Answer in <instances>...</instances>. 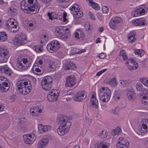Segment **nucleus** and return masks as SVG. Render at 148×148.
Masks as SVG:
<instances>
[{
	"instance_id": "f257e3e1",
	"label": "nucleus",
	"mask_w": 148,
	"mask_h": 148,
	"mask_svg": "<svg viewBox=\"0 0 148 148\" xmlns=\"http://www.w3.org/2000/svg\"><path fill=\"white\" fill-rule=\"evenodd\" d=\"M20 4L21 9L25 13H29L31 11L38 13L39 11V5L36 0H23Z\"/></svg>"
},
{
	"instance_id": "f03ea898",
	"label": "nucleus",
	"mask_w": 148,
	"mask_h": 148,
	"mask_svg": "<svg viewBox=\"0 0 148 148\" xmlns=\"http://www.w3.org/2000/svg\"><path fill=\"white\" fill-rule=\"evenodd\" d=\"M16 88L23 95H26L29 93L31 89L30 82L26 79H20L17 81L16 84Z\"/></svg>"
},
{
	"instance_id": "7ed1b4c3",
	"label": "nucleus",
	"mask_w": 148,
	"mask_h": 148,
	"mask_svg": "<svg viewBox=\"0 0 148 148\" xmlns=\"http://www.w3.org/2000/svg\"><path fill=\"white\" fill-rule=\"evenodd\" d=\"M32 62V57L26 56L18 59L16 64L17 70L21 71L27 69L31 65Z\"/></svg>"
},
{
	"instance_id": "20e7f679",
	"label": "nucleus",
	"mask_w": 148,
	"mask_h": 148,
	"mask_svg": "<svg viewBox=\"0 0 148 148\" xmlns=\"http://www.w3.org/2000/svg\"><path fill=\"white\" fill-rule=\"evenodd\" d=\"M60 125L57 129V133L60 136H63L69 132L71 123L65 117L60 119Z\"/></svg>"
},
{
	"instance_id": "39448f33",
	"label": "nucleus",
	"mask_w": 148,
	"mask_h": 148,
	"mask_svg": "<svg viewBox=\"0 0 148 148\" xmlns=\"http://www.w3.org/2000/svg\"><path fill=\"white\" fill-rule=\"evenodd\" d=\"M98 95L101 101L103 102H107L110 100L111 93L109 89L103 87H101L99 89Z\"/></svg>"
},
{
	"instance_id": "423d86ee",
	"label": "nucleus",
	"mask_w": 148,
	"mask_h": 148,
	"mask_svg": "<svg viewBox=\"0 0 148 148\" xmlns=\"http://www.w3.org/2000/svg\"><path fill=\"white\" fill-rule=\"evenodd\" d=\"M6 27L8 30L14 33L17 32L19 27L16 20L12 18L7 20L6 23Z\"/></svg>"
},
{
	"instance_id": "0eeeda50",
	"label": "nucleus",
	"mask_w": 148,
	"mask_h": 148,
	"mask_svg": "<svg viewBox=\"0 0 148 148\" xmlns=\"http://www.w3.org/2000/svg\"><path fill=\"white\" fill-rule=\"evenodd\" d=\"M53 81L51 77L47 76L44 77L41 81V85L42 88L46 91L50 90L51 88Z\"/></svg>"
},
{
	"instance_id": "6e6552de",
	"label": "nucleus",
	"mask_w": 148,
	"mask_h": 148,
	"mask_svg": "<svg viewBox=\"0 0 148 148\" xmlns=\"http://www.w3.org/2000/svg\"><path fill=\"white\" fill-rule=\"evenodd\" d=\"M9 56V51L6 47H0V63L6 62Z\"/></svg>"
},
{
	"instance_id": "1a4fd4ad",
	"label": "nucleus",
	"mask_w": 148,
	"mask_h": 148,
	"mask_svg": "<svg viewBox=\"0 0 148 148\" xmlns=\"http://www.w3.org/2000/svg\"><path fill=\"white\" fill-rule=\"evenodd\" d=\"M60 44L56 40H53L47 45V50L51 53H53L57 51L60 48Z\"/></svg>"
},
{
	"instance_id": "9d476101",
	"label": "nucleus",
	"mask_w": 148,
	"mask_h": 148,
	"mask_svg": "<svg viewBox=\"0 0 148 148\" xmlns=\"http://www.w3.org/2000/svg\"><path fill=\"white\" fill-rule=\"evenodd\" d=\"M27 37L24 34L18 33L14 40V43L17 45H22L27 42Z\"/></svg>"
},
{
	"instance_id": "9b49d317",
	"label": "nucleus",
	"mask_w": 148,
	"mask_h": 148,
	"mask_svg": "<svg viewBox=\"0 0 148 148\" xmlns=\"http://www.w3.org/2000/svg\"><path fill=\"white\" fill-rule=\"evenodd\" d=\"M60 92V90L58 89L52 90L49 92V93L47 95V100L51 102L56 101Z\"/></svg>"
},
{
	"instance_id": "f8f14e48",
	"label": "nucleus",
	"mask_w": 148,
	"mask_h": 148,
	"mask_svg": "<svg viewBox=\"0 0 148 148\" xmlns=\"http://www.w3.org/2000/svg\"><path fill=\"white\" fill-rule=\"evenodd\" d=\"M70 9L73 15L77 18H80L83 15V12L80 10L79 6L77 4H73Z\"/></svg>"
},
{
	"instance_id": "ddd939ff",
	"label": "nucleus",
	"mask_w": 148,
	"mask_h": 148,
	"mask_svg": "<svg viewBox=\"0 0 148 148\" xmlns=\"http://www.w3.org/2000/svg\"><path fill=\"white\" fill-rule=\"evenodd\" d=\"M23 141L26 144L31 145L35 140L36 138L34 134H27L23 136Z\"/></svg>"
},
{
	"instance_id": "4468645a",
	"label": "nucleus",
	"mask_w": 148,
	"mask_h": 148,
	"mask_svg": "<svg viewBox=\"0 0 148 148\" xmlns=\"http://www.w3.org/2000/svg\"><path fill=\"white\" fill-rule=\"evenodd\" d=\"M130 145L128 140L122 137L119 138L118 142L116 143L117 148H128Z\"/></svg>"
},
{
	"instance_id": "2eb2a0df",
	"label": "nucleus",
	"mask_w": 148,
	"mask_h": 148,
	"mask_svg": "<svg viewBox=\"0 0 148 148\" xmlns=\"http://www.w3.org/2000/svg\"><path fill=\"white\" fill-rule=\"evenodd\" d=\"M87 95V93L85 91L81 90L78 91L73 97V98L75 101H82L86 99Z\"/></svg>"
},
{
	"instance_id": "dca6fc26",
	"label": "nucleus",
	"mask_w": 148,
	"mask_h": 148,
	"mask_svg": "<svg viewBox=\"0 0 148 148\" xmlns=\"http://www.w3.org/2000/svg\"><path fill=\"white\" fill-rule=\"evenodd\" d=\"M121 18L119 17L115 16L112 17L110 20L109 23V26L112 29H116V25L121 21Z\"/></svg>"
},
{
	"instance_id": "f3484780",
	"label": "nucleus",
	"mask_w": 148,
	"mask_h": 148,
	"mask_svg": "<svg viewBox=\"0 0 148 148\" xmlns=\"http://www.w3.org/2000/svg\"><path fill=\"white\" fill-rule=\"evenodd\" d=\"M126 64L130 71L136 69L138 67V63L132 59H130L127 60L126 61Z\"/></svg>"
},
{
	"instance_id": "a211bd4d",
	"label": "nucleus",
	"mask_w": 148,
	"mask_h": 148,
	"mask_svg": "<svg viewBox=\"0 0 148 148\" xmlns=\"http://www.w3.org/2000/svg\"><path fill=\"white\" fill-rule=\"evenodd\" d=\"M132 24L135 26H144L147 23V21L143 18L133 20L132 21Z\"/></svg>"
},
{
	"instance_id": "6ab92c4d",
	"label": "nucleus",
	"mask_w": 148,
	"mask_h": 148,
	"mask_svg": "<svg viewBox=\"0 0 148 148\" xmlns=\"http://www.w3.org/2000/svg\"><path fill=\"white\" fill-rule=\"evenodd\" d=\"M65 86L71 87L74 86L76 83L75 77L73 75H68L66 78Z\"/></svg>"
},
{
	"instance_id": "aec40b11",
	"label": "nucleus",
	"mask_w": 148,
	"mask_h": 148,
	"mask_svg": "<svg viewBox=\"0 0 148 148\" xmlns=\"http://www.w3.org/2000/svg\"><path fill=\"white\" fill-rule=\"evenodd\" d=\"M12 71L6 65L0 66V72L4 73L6 75L9 76L12 73Z\"/></svg>"
},
{
	"instance_id": "412c9836",
	"label": "nucleus",
	"mask_w": 148,
	"mask_h": 148,
	"mask_svg": "<svg viewBox=\"0 0 148 148\" xmlns=\"http://www.w3.org/2000/svg\"><path fill=\"white\" fill-rule=\"evenodd\" d=\"M75 37L77 39L82 41L84 39L85 35L82 30L79 29L75 31Z\"/></svg>"
},
{
	"instance_id": "4be33fe9",
	"label": "nucleus",
	"mask_w": 148,
	"mask_h": 148,
	"mask_svg": "<svg viewBox=\"0 0 148 148\" xmlns=\"http://www.w3.org/2000/svg\"><path fill=\"white\" fill-rule=\"evenodd\" d=\"M48 138H44L40 140L37 144L38 148H44L46 147L49 143Z\"/></svg>"
},
{
	"instance_id": "5701e85b",
	"label": "nucleus",
	"mask_w": 148,
	"mask_h": 148,
	"mask_svg": "<svg viewBox=\"0 0 148 148\" xmlns=\"http://www.w3.org/2000/svg\"><path fill=\"white\" fill-rule=\"evenodd\" d=\"M42 111V109L37 106L32 108L30 110L31 114L37 116H39V113H41Z\"/></svg>"
},
{
	"instance_id": "b1692460",
	"label": "nucleus",
	"mask_w": 148,
	"mask_h": 148,
	"mask_svg": "<svg viewBox=\"0 0 148 148\" xmlns=\"http://www.w3.org/2000/svg\"><path fill=\"white\" fill-rule=\"evenodd\" d=\"M64 27L61 26H56L55 29V34L58 38H59L63 33H65Z\"/></svg>"
},
{
	"instance_id": "393cba45",
	"label": "nucleus",
	"mask_w": 148,
	"mask_h": 148,
	"mask_svg": "<svg viewBox=\"0 0 148 148\" xmlns=\"http://www.w3.org/2000/svg\"><path fill=\"white\" fill-rule=\"evenodd\" d=\"M0 88L1 91L2 92H5L9 89L10 84L7 79L6 81L0 85Z\"/></svg>"
},
{
	"instance_id": "a878e982",
	"label": "nucleus",
	"mask_w": 148,
	"mask_h": 148,
	"mask_svg": "<svg viewBox=\"0 0 148 148\" xmlns=\"http://www.w3.org/2000/svg\"><path fill=\"white\" fill-rule=\"evenodd\" d=\"M90 103V104L92 105V107L96 109L98 108V101L94 94L92 95Z\"/></svg>"
},
{
	"instance_id": "bb28decb",
	"label": "nucleus",
	"mask_w": 148,
	"mask_h": 148,
	"mask_svg": "<svg viewBox=\"0 0 148 148\" xmlns=\"http://www.w3.org/2000/svg\"><path fill=\"white\" fill-rule=\"evenodd\" d=\"M127 95L128 99L130 100H131L134 98L136 93L133 89H131L127 91Z\"/></svg>"
},
{
	"instance_id": "cd10ccee",
	"label": "nucleus",
	"mask_w": 148,
	"mask_h": 148,
	"mask_svg": "<svg viewBox=\"0 0 148 148\" xmlns=\"http://www.w3.org/2000/svg\"><path fill=\"white\" fill-rule=\"evenodd\" d=\"M51 127L50 125H40L38 127L39 130L42 132H45L49 131L51 129Z\"/></svg>"
},
{
	"instance_id": "c85d7f7f",
	"label": "nucleus",
	"mask_w": 148,
	"mask_h": 148,
	"mask_svg": "<svg viewBox=\"0 0 148 148\" xmlns=\"http://www.w3.org/2000/svg\"><path fill=\"white\" fill-rule=\"evenodd\" d=\"M148 130V125L145 123H141L139 130L141 133H144Z\"/></svg>"
},
{
	"instance_id": "c756f323",
	"label": "nucleus",
	"mask_w": 148,
	"mask_h": 148,
	"mask_svg": "<svg viewBox=\"0 0 148 148\" xmlns=\"http://www.w3.org/2000/svg\"><path fill=\"white\" fill-rule=\"evenodd\" d=\"M47 16L49 19L51 20L53 19H58L59 18L58 15L56 13L53 12L48 13Z\"/></svg>"
},
{
	"instance_id": "7c9ffc66",
	"label": "nucleus",
	"mask_w": 148,
	"mask_h": 148,
	"mask_svg": "<svg viewBox=\"0 0 148 148\" xmlns=\"http://www.w3.org/2000/svg\"><path fill=\"white\" fill-rule=\"evenodd\" d=\"M65 68L67 70L73 69L76 68L75 64L73 62H70L65 64Z\"/></svg>"
},
{
	"instance_id": "2f4dec72",
	"label": "nucleus",
	"mask_w": 148,
	"mask_h": 148,
	"mask_svg": "<svg viewBox=\"0 0 148 148\" xmlns=\"http://www.w3.org/2000/svg\"><path fill=\"white\" fill-rule=\"evenodd\" d=\"M135 34L134 32H132L130 33L128 37V40L129 42L132 43L135 40Z\"/></svg>"
},
{
	"instance_id": "473e14b6",
	"label": "nucleus",
	"mask_w": 148,
	"mask_h": 148,
	"mask_svg": "<svg viewBox=\"0 0 148 148\" xmlns=\"http://www.w3.org/2000/svg\"><path fill=\"white\" fill-rule=\"evenodd\" d=\"M140 82L142 83L145 86L148 88V78L142 77L139 79Z\"/></svg>"
},
{
	"instance_id": "72a5a7b5",
	"label": "nucleus",
	"mask_w": 148,
	"mask_h": 148,
	"mask_svg": "<svg viewBox=\"0 0 148 148\" xmlns=\"http://www.w3.org/2000/svg\"><path fill=\"white\" fill-rule=\"evenodd\" d=\"M48 67L50 71H53L55 70L56 68V64L55 62L53 60L49 61V62Z\"/></svg>"
},
{
	"instance_id": "f704fd0d",
	"label": "nucleus",
	"mask_w": 148,
	"mask_h": 148,
	"mask_svg": "<svg viewBox=\"0 0 148 148\" xmlns=\"http://www.w3.org/2000/svg\"><path fill=\"white\" fill-rule=\"evenodd\" d=\"M136 88L137 90L142 92H143L145 90V88L143 87L142 84L139 82L136 83Z\"/></svg>"
},
{
	"instance_id": "c9c22d12",
	"label": "nucleus",
	"mask_w": 148,
	"mask_h": 148,
	"mask_svg": "<svg viewBox=\"0 0 148 148\" xmlns=\"http://www.w3.org/2000/svg\"><path fill=\"white\" fill-rule=\"evenodd\" d=\"M16 10L12 7L9 8L8 9V14L11 16H14L16 14Z\"/></svg>"
},
{
	"instance_id": "e433bc0d",
	"label": "nucleus",
	"mask_w": 148,
	"mask_h": 148,
	"mask_svg": "<svg viewBox=\"0 0 148 148\" xmlns=\"http://www.w3.org/2000/svg\"><path fill=\"white\" fill-rule=\"evenodd\" d=\"M36 21L34 20L29 21L27 23V25L29 27V29H33L36 26Z\"/></svg>"
},
{
	"instance_id": "4c0bfd02",
	"label": "nucleus",
	"mask_w": 148,
	"mask_h": 148,
	"mask_svg": "<svg viewBox=\"0 0 148 148\" xmlns=\"http://www.w3.org/2000/svg\"><path fill=\"white\" fill-rule=\"evenodd\" d=\"M142 103L145 105H148V93L141 97Z\"/></svg>"
},
{
	"instance_id": "58836bf2",
	"label": "nucleus",
	"mask_w": 148,
	"mask_h": 148,
	"mask_svg": "<svg viewBox=\"0 0 148 148\" xmlns=\"http://www.w3.org/2000/svg\"><path fill=\"white\" fill-rule=\"evenodd\" d=\"M61 35L58 38L64 40H66L70 36V34L69 33H66L65 32Z\"/></svg>"
},
{
	"instance_id": "ea45409f",
	"label": "nucleus",
	"mask_w": 148,
	"mask_h": 148,
	"mask_svg": "<svg viewBox=\"0 0 148 148\" xmlns=\"http://www.w3.org/2000/svg\"><path fill=\"white\" fill-rule=\"evenodd\" d=\"M8 36L6 32H0V41H4L6 40Z\"/></svg>"
},
{
	"instance_id": "a19ab883",
	"label": "nucleus",
	"mask_w": 148,
	"mask_h": 148,
	"mask_svg": "<svg viewBox=\"0 0 148 148\" xmlns=\"http://www.w3.org/2000/svg\"><path fill=\"white\" fill-rule=\"evenodd\" d=\"M121 129L119 127H117L115 129L112 130V134L113 136L119 134L121 132Z\"/></svg>"
},
{
	"instance_id": "79ce46f5",
	"label": "nucleus",
	"mask_w": 148,
	"mask_h": 148,
	"mask_svg": "<svg viewBox=\"0 0 148 148\" xmlns=\"http://www.w3.org/2000/svg\"><path fill=\"white\" fill-rule=\"evenodd\" d=\"M135 54L137 55L138 56L141 57L144 54V51L142 49L135 50L134 51Z\"/></svg>"
},
{
	"instance_id": "37998d69",
	"label": "nucleus",
	"mask_w": 148,
	"mask_h": 148,
	"mask_svg": "<svg viewBox=\"0 0 148 148\" xmlns=\"http://www.w3.org/2000/svg\"><path fill=\"white\" fill-rule=\"evenodd\" d=\"M135 54L137 55L138 56L141 57L144 54V51L142 49L135 50L134 51Z\"/></svg>"
},
{
	"instance_id": "c03bdc74",
	"label": "nucleus",
	"mask_w": 148,
	"mask_h": 148,
	"mask_svg": "<svg viewBox=\"0 0 148 148\" xmlns=\"http://www.w3.org/2000/svg\"><path fill=\"white\" fill-rule=\"evenodd\" d=\"M145 9L143 8H140L137 9L138 11V12L140 15H144L145 14V12L147 11V8L146 7H144Z\"/></svg>"
},
{
	"instance_id": "a18cd8bd",
	"label": "nucleus",
	"mask_w": 148,
	"mask_h": 148,
	"mask_svg": "<svg viewBox=\"0 0 148 148\" xmlns=\"http://www.w3.org/2000/svg\"><path fill=\"white\" fill-rule=\"evenodd\" d=\"M109 84L112 86H116L117 85L116 78H113L109 81Z\"/></svg>"
},
{
	"instance_id": "49530a36",
	"label": "nucleus",
	"mask_w": 148,
	"mask_h": 148,
	"mask_svg": "<svg viewBox=\"0 0 148 148\" xmlns=\"http://www.w3.org/2000/svg\"><path fill=\"white\" fill-rule=\"evenodd\" d=\"M42 46L41 45H36L34 47L33 49L36 52L40 53L42 51Z\"/></svg>"
},
{
	"instance_id": "de8ad7c7",
	"label": "nucleus",
	"mask_w": 148,
	"mask_h": 148,
	"mask_svg": "<svg viewBox=\"0 0 148 148\" xmlns=\"http://www.w3.org/2000/svg\"><path fill=\"white\" fill-rule=\"evenodd\" d=\"M119 55L122 57L124 60H127L128 59L126 52L124 50H122L120 51Z\"/></svg>"
},
{
	"instance_id": "09e8293b",
	"label": "nucleus",
	"mask_w": 148,
	"mask_h": 148,
	"mask_svg": "<svg viewBox=\"0 0 148 148\" xmlns=\"http://www.w3.org/2000/svg\"><path fill=\"white\" fill-rule=\"evenodd\" d=\"M90 5L95 10H99L100 9L99 5L95 2H93Z\"/></svg>"
},
{
	"instance_id": "8fccbe9b",
	"label": "nucleus",
	"mask_w": 148,
	"mask_h": 148,
	"mask_svg": "<svg viewBox=\"0 0 148 148\" xmlns=\"http://www.w3.org/2000/svg\"><path fill=\"white\" fill-rule=\"evenodd\" d=\"M119 82L123 86H127L129 84V81L127 80H121Z\"/></svg>"
},
{
	"instance_id": "3c124183",
	"label": "nucleus",
	"mask_w": 148,
	"mask_h": 148,
	"mask_svg": "<svg viewBox=\"0 0 148 148\" xmlns=\"http://www.w3.org/2000/svg\"><path fill=\"white\" fill-rule=\"evenodd\" d=\"M84 27L87 31L91 30L92 28V27L90 25L89 23L88 22L85 23Z\"/></svg>"
},
{
	"instance_id": "603ef678",
	"label": "nucleus",
	"mask_w": 148,
	"mask_h": 148,
	"mask_svg": "<svg viewBox=\"0 0 148 148\" xmlns=\"http://www.w3.org/2000/svg\"><path fill=\"white\" fill-rule=\"evenodd\" d=\"M102 11L103 13L105 14H107L108 12V8L106 6H103L102 7Z\"/></svg>"
},
{
	"instance_id": "864d4df0",
	"label": "nucleus",
	"mask_w": 148,
	"mask_h": 148,
	"mask_svg": "<svg viewBox=\"0 0 148 148\" xmlns=\"http://www.w3.org/2000/svg\"><path fill=\"white\" fill-rule=\"evenodd\" d=\"M132 15L134 17L138 16L140 15L138 12V11L137 9L135 10L134 11L132 12Z\"/></svg>"
},
{
	"instance_id": "5fc2aeb1",
	"label": "nucleus",
	"mask_w": 148,
	"mask_h": 148,
	"mask_svg": "<svg viewBox=\"0 0 148 148\" xmlns=\"http://www.w3.org/2000/svg\"><path fill=\"white\" fill-rule=\"evenodd\" d=\"M118 93V92L117 91H116L114 94V98L116 100L119 99L120 98V95Z\"/></svg>"
},
{
	"instance_id": "6e6d98bb",
	"label": "nucleus",
	"mask_w": 148,
	"mask_h": 148,
	"mask_svg": "<svg viewBox=\"0 0 148 148\" xmlns=\"http://www.w3.org/2000/svg\"><path fill=\"white\" fill-rule=\"evenodd\" d=\"M7 79L2 76H0V85L2 84L3 82L7 81Z\"/></svg>"
},
{
	"instance_id": "4d7b16f0",
	"label": "nucleus",
	"mask_w": 148,
	"mask_h": 148,
	"mask_svg": "<svg viewBox=\"0 0 148 148\" xmlns=\"http://www.w3.org/2000/svg\"><path fill=\"white\" fill-rule=\"evenodd\" d=\"M108 144V143L105 142L101 143V146L102 148H107Z\"/></svg>"
},
{
	"instance_id": "13d9d810",
	"label": "nucleus",
	"mask_w": 148,
	"mask_h": 148,
	"mask_svg": "<svg viewBox=\"0 0 148 148\" xmlns=\"http://www.w3.org/2000/svg\"><path fill=\"white\" fill-rule=\"evenodd\" d=\"M66 16L67 14L66 12L63 13V21L64 22H66V23H67L68 22V20L66 18Z\"/></svg>"
},
{
	"instance_id": "bf43d9fd",
	"label": "nucleus",
	"mask_w": 148,
	"mask_h": 148,
	"mask_svg": "<svg viewBox=\"0 0 148 148\" xmlns=\"http://www.w3.org/2000/svg\"><path fill=\"white\" fill-rule=\"evenodd\" d=\"M107 70L106 69H104L102 70H101L98 72L96 74V75L97 76H100L102 73L104 72Z\"/></svg>"
},
{
	"instance_id": "052dcab7",
	"label": "nucleus",
	"mask_w": 148,
	"mask_h": 148,
	"mask_svg": "<svg viewBox=\"0 0 148 148\" xmlns=\"http://www.w3.org/2000/svg\"><path fill=\"white\" fill-rule=\"evenodd\" d=\"M106 56V53H101L99 54L98 57L101 59H103L105 58Z\"/></svg>"
},
{
	"instance_id": "680f3d73",
	"label": "nucleus",
	"mask_w": 148,
	"mask_h": 148,
	"mask_svg": "<svg viewBox=\"0 0 148 148\" xmlns=\"http://www.w3.org/2000/svg\"><path fill=\"white\" fill-rule=\"evenodd\" d=\"M103 131H102L99 134V136L102 138H104L107 136V134H106V133L104 135L103 134Z\"/></svg>"
},
{
	"instance_id": "e2e57ef3",
	"label": "nucleus",
	"mask_w": 148,
	"mask_h": 148,
	"mask_svg": "<svg viewBox=\"0 0 148 148\" xmlns=\"http://www.w3.org/2000/svg\"><path fill=\"white\" fill-rule=\"evenodd\" d=\"M111 114H114L116 115H117L118 114L116 108L112 109L111 111Z\"/></svg>"
},
{
	"instance_id": "0e129e2a",
	"label": "nucleus",
	"mask_w": 148,
	"mask_h": 148,
	"mask_svg": "<svg viewBox=\"0 0 148 148\" xmlns=\"http://www.w3.org/2000/svg\"><path fill=\"white\" fill-rule=\"evenodd\" d=\"M88 15L89 16L90 18H92V20H95V18L94 15L92 13L90 12L88 13Z\"/></svg>"
},
{
	"instance_id": "69168bd1",
	"label": "nucleus",
	"mask_w": 148,
	"mask_h": 148,
	"mask_svg": "<svg viewBox=\"0 0 148 148\" xmlns=\"http://www.w3.org/2000/svg\"><path fill=\"white\" fill-rule=\"evenodd\" d=\"M16 96L14 95H12L10 97V99L12 101H14L16 99Z\"/></svg>"
},
{
	"instance_id": "338daca9",
	"label": "nucleus",
	"mask_w": 148,
	"mask_h": 148,
	"mask_svg": "<svg viewBox=\"0 0 148 148\" xmlns=\"http://www.w3.org/2000/svg\"><path fill=\"white\" fill-rule=\"evenodd\" d=\"M141 123L146 124L148 126V119H144Z\"/></svg>"
},
{
	"instance_id": "774afa93",
	"label": "nucleus",
	"mask_w": 148,
	"mask_h": 148,
	"mask_svg": "<svg viewBox=\"0 0 148 148\" xmlns=\"http://www.w3.org/2000/svg\"><path fill=\"white\" fill-rule=\"evenodd\" d=\"M95 148H101V143H97L95 145Z\"/></svg>"
}]
</instances>
